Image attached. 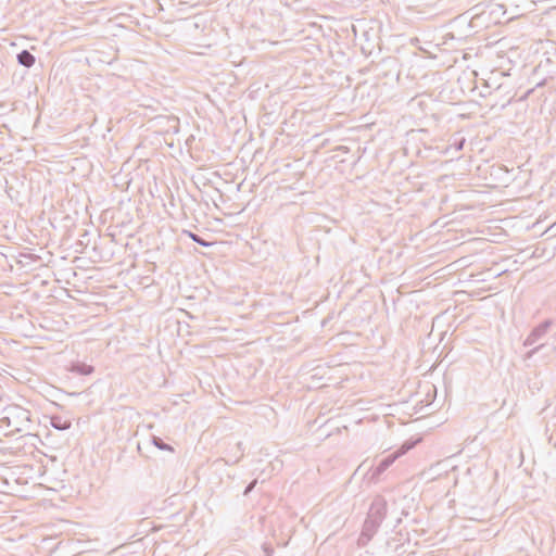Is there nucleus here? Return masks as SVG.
I'll use <instances>...</instances> for the list:
<instances>
[{"label": "nucleus", "mask_w": 556, "mask_h": 556, "mask_svg": "<svg viewBox=\"0 0 556 556\" xmlns=\"http://www.w3.org/2000/svg\"><path fill=\"white\" fill-rule=\"evenodd\" d=\"M539 73H545L546 78H556V62H553L551 58H546L545 61H541L536 67Z\"/></svg>", "instance_id": "obj_5"}, {"label": "nucleus", "mask_w": 556, "mask_h": 556, "mask_svg": "<svg viewBox=\"0 0 556 556\" xmlns=\"http://www.w3.org/2000/svg\"><path fill=\"white\" fill-rule=\"evenodd\" d=\"M264 556H273L274 555V548L270 545L263 544L262 546Z\"/></svg>", "instance_id": "obj_12"}, {"label": "nucleus", "mask_w": 556, "mask_h": 556, "mask_svg": "<svg viewBox=\"0 0 556 556\" xmlns=\"http://www.w3.org/2000/svg\"><path fill=\"white\" fill-rule=\"evenodd\" d=\"M152 443L156 448H159L161 451H166V452H170V453L174 452V447L170 444L165 443L161 438H159L156 435L152 437Z\"/></svg>", "instance_id": "obj_8"}, {"label": "nucleus", "mask_w": 556, "mask_h": 556, "mask_svg": "<svg viewBox=\"0 0 556 556\" xmlns=\"http://www.w3.org/2000/svg\"><path fill=\"white\" fill-rule=\"evenodd\" d=\"M257 484V479L252 480L244 489L243 495H249Z\"/></svg>", "instance_id": "obj_11"}, {"label": "nucleus", "mask_w": 556, "mask_h": 556, "mask_svg": "<svg viewBox=\"0 0 556 556\" xmlns=\"http://www.w3.org/2000/svg\"><path fill=\"white\" fill-rule=\"evenodd\" d=\"M66 370L79 376H89L94 371V367L90 364L80 361H72Z\"/></svg>", "instance_id": "obj_4"}, {"label": "nucleus", "mask_w": 556, "mask_h": 556, "mask_svg": "<svg viewBox=\"0 0 556 556\" xmlns=\"http://www.w3.org/2000/svg\"><path fill=\"white\" fill-rule=\"evenodd\" d=\"M553 324L554 320L548 318L536 325L530 331V333L523 341V346H533V349L527 352L526 358H532L539 351H541L545 346L544 343L539 342L547 334Z\"/></svg>", "instance_id": "obj_2"}, {"label": "nucleus", "mask_w": 556, "mask_h": 556, "mask_svg": "<svg viewBox=\"0 0 556 556\" xmlns=\"http://www.w3.org/2000/svg\"><path fill=\"white\" fill-rule=\"evenodd\" d=\"M386 516L387 501L382 496H376L369 506L362 532L357 539V545L359 547H364L370 542Z\"/></svg>", "instance_id": "obj_1"}, {"label": "nucleus", "mask_w": 556, "mask_h": 556, "mask_svg": "<svg viewBox=\"0 0 556 556\" xmlns=\"http://www.w3.org/2000/svg\"><path fill=\"white\" fill-rule=\"evenodd\" d=\"M16 59L17 63L26 68H30L36 62L35 55L28 50H22L17 53Z\"/></svg>", "instance_id": "obj_7"}, {"label": "nucleus", "mask_w": 556, "mask_h": 556, "mask_svg": "<svg viewBox=\"0 0 556 556\" xmlns=\"http://www.w3.org/2000/svg\"><path fill=\"white\" fill-rule=\"evenodd\" d=\"M50 425L56 430L64 431L72 427V421L67 418H63L60 415H52L50 417Z\"/></svg>", "instance_id": "obj_6"}, {"label": "nucleus", "mask_w": 556, "mask_h": 556, "mask_svg": "<svg viewBox=\"0 0 556 556\" xmlns=\"http://www.w3.org/2000/svg\"><path fill=\"white\" fill-rule=\"evenodd\" d=\"M412 448V445L408 443H405L402 445L399 450L395 452L387 455L386 457L381 458L376 466H371L368 471L367 476L370 481L377 482L380 478V476L389 469L393 465V463L406 454Z\"/></svg>", "instance_id": "obj_3"}, {"label": "nucleus", "mask_w": 556, "mask_h": 556, "mask_svg": "<svg viewBox=\"0 0 556 556\" xmlns=\"http://www.w3.org/2000/svg\"><path fill=\"white\" fill-rule=\"evenodd\" d=\"M466 139L464 137L454 138L453 142L450 144L451 148H454L455 151L459 152L464 149Z\"/></svg>", "instance_id": "obj_10"}, {"label": "nucleus", "mask_w": 556, "mask_h": 556, "mask_svg": "<svg viewBox=\"0 0 556 556\" xmlns=\"http://www.w3.org/2000/svg\"><path fill=\"white\" fill-rule=\"evenodd\" d=\"M185 233L195 243H198L199 245H202V247H210L212 245L211 242L206 241L205 239H203L202 237H200L199 235L192 232V231H189V230H185Z\"/></svg>", "instance_id": "obj_9"}]
</instances>
